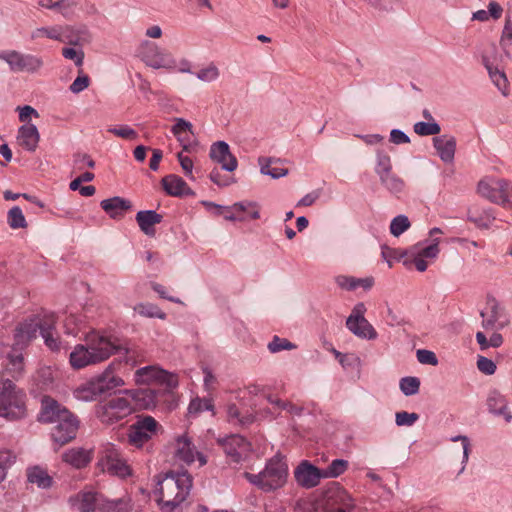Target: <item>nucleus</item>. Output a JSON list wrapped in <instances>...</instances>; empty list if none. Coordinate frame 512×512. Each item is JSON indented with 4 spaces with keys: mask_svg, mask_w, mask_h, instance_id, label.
<instances>
[{
    "mask_svg": "<svg viewBox=\"0 0 512 512\" xmlns=\"http://www.w3.org/2000/svg\"><path fill=\"white\" fill-rule=\"evenodd\" d=\"M192 476L184 472H168L159 476L155 494L162 510L172 512L185 501L192 487Z\"/></svg>",
    "mask_w": 512,
    "mask_h": 512,
    "instance_id": "1",
    "label": "nucleus"
},
{
    "mask_svg": "<svg viewBox=\"0 0 512 512\" xmlns=\"http://www.w3.org/2000/svg\"><path fill=\"white\" fill-rule=\"evenodd\" d=\"M244 478L260 490L271 492L284 486L288 477V465L284 458L277 454L269 459L265 468L258 474L244 472Z\"/></svg>",
    "mask_w": 512,
    "mask_h": 512,
    "instance_id": "2",
    "label": "nucleus"
},
{
    "mask_svg": "<svg viewBox=\"0 0 512 512\" xmlns=\"http://www.w3.org/2000/svg\"><path fill=\"white\" fill-rule=\"evenodd\" d=\"M26 393L12 380L0 381V416L7 420H19L26 416Z\"/></svg>",
    "mask_w": 512,
    "mask_h": 512,
    "instance_id": "3",
    "label": "nucleus"
},
{
    "mask_svg": "<svg viewBox=\"0 0 512 512\" xmlns=\"http://www.w3.org/2000/svg\"><path fill=\"white\" fill-rule=\"evenodd\" d=\"M138 56L148 67L153 69H178L181 73L191 72V64L189 61L181 60L179 65H177L175 58L170 52L150 41L141 43Z\"/></svg>",
    "mask_w": 512,
    "mask_h": 512,
    "instance_id": "4",
    "label": "nucleus"
},
{
    "mask_svg": "<svg viewBox=\"0 0 512 512\" xmlns=\"http://www.w3.org/2000/svg\"><path fill=\"white\" fill-rule=\"evenodd\" d=\"M122 385H124L122 378L115 375L109 366L103 373L81 385L75 393L78 399L92 401Z\"/></svg>",
    "mask_w": 512,
    "mask_h": 512,
    "instance_id": "5",
    "label": "nucleus"
},
{
    "mask_svg": "<svg viewBox=\"0 0 512 512\" xmlns=\"http://www.w3.org/2000/svg\"><path fill=\"white\" fill-rule=\"evenodd\" d=\"M477 192L489 201L505 208H512V182L500 178H484L477 185Z\"/></svg>",
    "mask_w": 512,
    "mask_h": 512,
    "instance_id": "6",
    "label": "nucleus"
},
{
    "mask_svg": "<svg viewBox=\"0 0 512 512\" xmlns=\"http://www.w3.org/2000/svg\"><path fill=\"white\" fill-rule=\"evenodd\" d=\"M162 430V426L154 417L139 415L127 429V442L135 448H142Z\"/></svg>",
    "mask_w": 512,
    "mask_h": 512,
    "instance_id": "7",
    "label": "nucleus"
},
{
    "mask_svg": "<svg viewBox=\"0 0 512 512\" xmlns=\"http://www.w3.org/2000/svg\"><path fill=\"white\" fill-rule=\"evenodd\" d=\"M135 411V407L127 397L117 396L97 406L96 416L107 425L123 420Z\"/></svg>",
    "mask_w": 512,
    "mask_h": 512,
    "instance_id": "8",
    "label": "nucleus"
},
{
    "mask_svg": "<svg viewBox=\"0 0 512 512\" xmlns=\"http://www.w3.org/2000/svg\"><path fill=\"white\" fill-rule=\"evenodd\" d=\"M440 234H442V231L438 227H434L432 230H430L429 235L431 237V243L426 246H422L421 243L415 245L409 252L410 258L405 259L404 264L408 265L411 263L414 264L415 268L419 272L426 271L428 263L425 258L434 259L439 253V238L436 236Z\"/></svg>",
    "mask_w": 512,
    "mask_h": 512,
    "instance_id": "9",
    "label": "nucleus"
},
{
    "mask_svg": "<svg viewBox=\"0 0 512 512\" xmlns=\"http://www.w3.org/2000/svg\"><path fill=\"white\" fill-rule=\"evenodd\" d=\"M482 327L487 331H499L509 324V318L504 307L491 296L487 297L486 305L481 310Z\"/></svg>",
    "mask_w": 512,
    "mask_h": 512,
    "instance_id": "10",
    "label": "nucleus"
},
{
    "mask_svg": "<svg viewBox=\"0 0 512 512\" xmlns=\"http://www.w3.org/2000/svg\"><path fill=\"white\" fill-rule=\"evenodd\" d=\"M135 382L137 384L157 383L165 385L169 390L178 386L177 376L158 366H146L137 369L135 372Z\"/></svg>",
    "mask_w": 512,
    "mask_h": 512,
    "instance_id": "11",
    "label": "nucleus"
},
{
    "mask_svg": "<svg viewBox=\"0 0 512 512\" xmlns=\"http://www.w3.org/2000/svg\"><path fill=\"white\" fill-rule=\"evenodd\" d=\"M98 465L103 472L120 478H125L131 474L130 467L113 446H109L105 449Z\"/></svg>",
    "mask_w": 512,
    "mask_h": 512,
    "instance_id": "12",
    "label": "nucleus"
},
{
    "mask_svg": "<svg viewBox=\"0 0 512 512\" xmlns=\"http://www.w3.org/2000/svg\"><path fill=\"white\" fill-rule=\"evenodd\" d=\"M55 423L56 425L52 429L51 437L54 443L58 445V448L75 439L79 429V420L73 413H70V416L62 417V419Z\"/></svg>",
    "mask_w": 512,
    "mask_h": 512,
    "instance_id": "13",
    "label": "nucleus"
},
{
    "mask_svg": "<svg viewBox=\"0 0 512 512\" xmlns=\"http://www.w3.org/2000/svg\"><path fill=\"white\" fill-rule=\"evenodd\" d=\"M87 345L95 363L107 360L120 349L110 338L99 334H92L87 338Z\"/></svg>",
    "mask_w": 512,
    "mask_h": 512,
    "instance_id": "14",
    "label": "nucleus"
},
{
    "mask_svg": "<svg viewBox=\"0 0 512 512\" xmlns=\"http://www.w3.org/2000/svg\"><path fill=\"white\" fill-rule=\"evenodd\" d=\"M0 58L5 60L14 71L34 73L43 65V61L40 57L24 55L16 51L8 52L0 56Z\"/></svg>",
    "mask_w": 512,
    "mask_h": 512,
    "instance_id": "15",
    "label": "nucleus"
},
{
    "mask_svg": "<svg viewBox=\"0 0 512 512\" xmlns=\"http://www.w3.org/2000/svg\"><path fill=\"white\" fill-rule=\"evenodd\" d=\"M69 411L65 406L59 403L51 396L45 395L41 399V409L38 415V421L41 423H55L62 419V417L70 416Z\"/></svg>",
    "mask_w": 512,
    "mask_h": 512,
    "instance_id": "16",
    "label": "nucleus"
},
{
    "mask_svg": "<svg viewBox=\"0 0 512 512\" xmlns=\"http://www.w3.org/2000/svg\"><path fill=\"white\" fill-rule=\"evenodd\" d=\"M135 410H148L156 406L158 391L151 388H140L136 390H124Z\"/></svg>",
    "mask_w": 512,
    "mask_h": 512,
    "instance_id": "17",
    "label": "nucleus"
},
{
    "mask_svg": "<svg viewBox=\"0 0 512 512\" xmlns=\"http://www.w3.org/2000/svg\"><path fill=\"white\" fill-rule=\"evenodd\" d=\"M297 483L305 488H312L319 484L322 476V469L310 464L308 461H303L294 472Z\"/></svg>",
    "mask_w": 512,
    "mask_h": 512,
    "instance_id": "18",
    "label": "nucleus"
},
{
    "mask_svg": "<svg viewBox=\"0 0 512 512\" xmlns=\"http://www.w3.org/2000/svg\"><path fill=\"white\" fill-rule=\"evenodd\" d=\"M224 219L236 222H250L259 219V209L256 205L248 203H236L232 206L231 210H223L221 212Z\"/></svg>",
    "mask_w": 512,
    "mask_h": 512,
    "instance_id": "19",
    "label": "nucleus"
},
{
    "mask_svg": "<svg viewBox=\"0 0 512 512\" xmlns=\"http://www.w3.org/2000/svg\"><path fill=\"white\" fill-rule=\"evenodd\" d=\"M175 456L178 460L183 461L188 465L193 463L195 457L197 456L200 466L206 464L205 457L195 450V447L190 439L185 436H181L177 439Z\"/></svg>",
    "mask_w": 512,
    "mask_h": 512,
    "instance_id": "20",
    "label": "nucleus"
},
{
    "mask_svg": "<svg viewBox=\"0 0 512 512\" xmlns=\"http://www.w3.org/2000/svg\"><path fill=\"white\" fill-rule=\"evenodd\" d=\"M43 317L31 318L20 323L15 330V340L18 345H24L42 333Z\"/></svg>",
    "mask_w": 512,
    "mask_h": 512,
    "instance_id": "21",
    "label": "nucleus"
},
{
    "mask_svg": "<svg viewBox=\"0 0 512 512\" xmlns=\"http://www.w3.org/2000/svg\"><path fill=\"white\" fill-rule=\"evenodd\" d=\"M210 157L221 164L222 168L232 172L237 168V160L231 154L229 145L226 142L219 141L212 145Z\"/></svg>",
    "mask_w": 512,
    "mask_h": 512,
    "instance_id": "22",
    "label": "nucleus"
},
{
    "mask_svg": "<svg viewBox=\"0 0 512 512\" xmlns=\"http://www.w3.org/2000/svg\"><path fill=\"white\" fill-rule=\"evenodd\" d=\"M100 206L111 219L120 221L124 214L132 208V203L122 197L115 196L102 200Z\"/></svg>",
    "mask_w": 512,
    "mask_h": 512,
    "instance_id": "23",
    "label": "nucleus"
},
{
    "mask_svg": "<svg viewBox=\"0 0 512 512\" xmlns=\"http://www.w3.org/2000/svg\"><path fill=\"white\" fill-rule=\"evenodd\" d=\"M56 322V315L54 313L43 315V326L41 336L44 339L45 345L51 351L60 350V338L55 331Z\"/></svg>",
    "mask_w": 512,
    "mask_h": 512,
    "instance_id": "24",
    "label": "nucleus"
},
{
    "mask_svg": "<svg viewBox=\"0 0 512 512\" xmlns=\"http://www.w3.org/2000/svg\"><path fill=\"white\" fill-rule=\"evenodd\" d=\"M40 134L34 124L27 123L18 130L17 143L23 149L34 152L39 144Z\"/></svg>",
    "mask_w": 512,
    "mask_h": 512,
    "instance_id": "25",
    "label": "nucleus"
},
{
    "mask_svg": "<svg viewBox=\"0 0 512 512\" xmlns=\"http://www.w3.org/2000/svg\"><path fill=\"white\" fill-rule=\"evenodd\" d=\"M433 145L438 156L445 163H452L456 151V139L450 135H441L433 138Z\"/></svg>",
    "mask_w": 512,
    "mask_h": 512,
    "instance_id": "26",
    "label": "nucleus"
},
{
    "mask_svg": "<svg viewBox=\"0 0 512 512\" xmlns=\"http://www.w3.org/2000/svg\"><path fill=\"white\" fill-rule=\"evenodd\" d=\"M502 63V56L500 59L495 57H484V65L494 82V84L501 90L503 95H507L508 81L503 71L499 70V65Z\"/></svg>",
    "mask_w": 512,
    "mask_h": 512,
    "instance_id": "27",
    "label": "nucleus"
},
{
    "mask_svg": "<svg viewBox=\"0 0 512 512\" xmlns=\"http://www.w3.org/2000/svg\"><path fill=\"white\" fill-rule=\"evenodd\" d=\"M93 459V450L85 448H71L62 455V460L69 465L81 469L86 467Z\"/></svg>",
    "mask_w": 512,
    "mask_h": 512,
    "instance_id": "28",
    "label": "nucleus"
},
{
    "mask_svg": "<svg viewBox=\"0 0 512 512\" xmlns=\"http://www.w3.org/2000/svg\"><path fill=\"white\" fill-rule=\"evenodd\" d=\"M346 326L354 335L360 338L375 339L377 337V332L367 319L355 320L354 317H348Z\"/></svg>",
    "mask_w": 512,
    "mask_h": 512,
    "instance_id": "29",
    "label": "nucleus"
},
{
    "mask_svg": "<svg viewBox=\"0 0 512 512\" xmlns=\"http://www.w3.org/2000/svg\"><path fill=\"white\" fill-rule=\"evenodd\" d=\"M246 442L242 436L232 435L223 443V448L227 456L234 463H239L242 459V453L245 450Z\"/></svg>",
    "mask_w": 512,
    "mask_h": 512,
    "instance_id": "30",
    "label": "nucleus"
},
{
    "mask_svg": "<svg viewBox=\"0 0 512 512\" xmlns=\"http://www.w3.org/2000/svg\"><path fill=\"white\" fill-rule=\"evenodd\" d=\"M165 191L172 196H183L192 194L187 183L179 176L168 175L162 179Z\"/></svg>",
    "mask_w": 512,
    "mask_h": 512,
    "instance_id": "31",
    "label": "nucleus"
},
{
    "mask_svg": "<svg viewBox=\"0 0 512 512\" xmlns=\"http://www.w3.org/2000/svg\"><path fill=\"white\" fill-rule=\"evenodd\" d=\"M70 364L76 369L96 364L93 357H91L90 349L87 344L75 346L74 350L70 353Z\"/></svg>",
    "mask_w": 512,
    "mask_h": 512,
    "instance_id": "32",
    "label": "nucleus"
},
{
    "mask_svg": "<svg viewBox=\"0 0 512 512\" xmlns=\"http://www.w3.org/2000/svg\"><path fill=\"white\" fill-rule=\"evenodd\" d=\"M76 499L80 502V512H95L96 509L100 510L102 494L83 491L76 496Z\"/></svg>",
    "mask_w": 512,
    "mask_h": 512,
    "instance_id": "33",
    "label": "nucleus"
},
{
    "mask_svg": "<svg viewBox=\"0 0 512 512\" xmlns=\"http://www.w3.org/2000/svg\"><path fill=\"white\" fill-rule=\"evenodd\" d=\"M487 406L491 413L503 415L507 422L512 420V416L507 413V403L505 397L497 391H492L487 399Z\"/></svg>",
    "mask_w": 512,
    "mask_h": 512,
    "instance_id": "34",
    "label": "nucleus"
},
{
    "mask_svg": "<svg viewBox=\"0 0 512 512\" xmlns=\"http://www.w3.org/2000/svg\"><path fill=\"white\" fill-rule=\"evenodd\" d=\"M131 499L129 497H121L116 500L106 499L102 495L100 510L104 512H129L131 510Z\"/></svg>",
    "mask_w": 512,
    "mask_h": 512,
    "instance_id": "35",
    "label": "nucleus"
},
{
    "mask_svg": "<svg viewBox=\"0 0 512 512\" xmlns=\"http://www.w3.org/2000/svg\"><path fill=\"white\" fill-rule=\"evenodd\" d=\"M68 26H53L37 28L31 33L32 39L49 38L52 40L64 42V33L68 30Z\"/></svg>",
    "mask_w": 512,
    "mask_h": 512,
    "instance_id": "36",
    "label": "nucleus"
},
{
    "mask_svg": "<svg viewBox=\"0 0 512 512\" xmlns=\"http://www.w3.org/2000/svg\"><path fill=\"white\" fill-rule=\"evenodd\" d=\"M27 477L30 483L36 484L42 489H46L52 484V478L40 467H33L29 469Z\"/></svg>",
    "mask_w": 512,
    "mask_h": 512,
    "instance_id": "37",
    "label": "nucleus"
},
{
    "mask_svg": "<svg viewBox=\"0 0 512 512\" xmlns=\"http://www.w3.org/2000/svg\"><path fill=\"white\" fill-rule=\"evenodd\" d=\"M349 463L344 459L333 460L326 468L322 469L324 478H337L348 469Z\"/></svg>",
    "mask_w": 512,
    "mask_h": 512,
    "instance_id": "38",
    "label": "nucleus"
},
{
    "mask_svg": "<svg viewBox=\"0 0 512 512\" xmlns=\"http://www.w3.org/2000/svg\"><path fill=\"white\" fill-rule=\"evenodd\" d=\"M500 45L503 49L505 57L510 58V48L512 46V20L510 16H506L505 24L500 37Z\"/></svg>",
    "mask_w": 512,
    "mask_h": 512,
    "instance_id": "39",
    "label": "nucleus"
},
{
    "mask_svg": "<svg viewBox=\"0 0 512 512\" xmlns=\"http://www.w3.org/2000/svg\"><path fill=\"white\" fill-rule=\"evenodd\" d=\"M134 311L139 315L150 318L165 319L166 314L156 305L150 303H140L134 307Z\"/></svg>",
    "mask_w": 512,
    "mask_h": 512,
    "instance_id": "40",
    "label": "nucleus"
},
{
    "mask_svg": "<svg viewBox=\"0 0 512 512\" xmlns=\"http://www.w3.org/2000/svg\"><path fill=\"white\" fill-rule=\"evenodd\" d=\"M8 366L7 370L14 378H18L23 374L24 371V358L21 353L8 354Z\"/></svg>",
    "mask_w": 512,
    "mask_h": 512,
    "instance_id": "41",
    "label": "nucleus"
},
{
    "mask_svg": "<svg viewBox=\"0 0 512 512\" xmlns=\"http://www.w3.org/2000/svg\"><path fill=\"white\" fill-rule=\"evenodd\" d=\"M468 220L474 223L487 224L488 222L494 221L495 217L490 211L474 206L468 212Z\"/></svg>",
    "mask_w": 512,
    "mask_h": 512,
    "instance_id": "42",
    "label": "nucleus"
},
{
    "mask_svg": "<svg viewBox=\"0 0 512 512\" xmlns=\"http://www.w3.org/2000/svg\"><path fill=\"white\" fill-rule=\"evenodd\" d=\"M259 163L261 165V173L269 175L272 178L283 177L288 174V169L281 167H272V160L267 158H260Z\"/></svg>",
    "mask_w": 512,
    "mask_h": 512,
    "instance_id": "43",
    "label": "nucleus"
},
{
    "mask_svg": "<svg viewBox=\"0 0 512 512\" xmlns=\"http://www.w3.org/2000/svg\"><path fill=\"white\" fill-rule=\"evenodd\" d=\"M420 380L417 377L407 376L400 380V390L406 396H412L419 392Z\"/></svg>",
    "mask_w": 512,
    "mask_h": 512,
    "instance_id": "44",
    "label": "nucleus"
},
{
    "mask_svg": "<svg viewBox=\"0 0 512 512\" xmlns=\"http://www.w3.org/2000/svg\"><path fill=\"white\" fill-rule=\"evenodd\" d=\"M213 408L214 406L210 399L195 398L191 400L188 412L190 415H198L202 411H212Z\"/></svg>",
    "mask_w": 512,
    "mask_h": 512,
    "instance_id": "45",
    "label": "nucleus"
},
{
    "mask_svg": "<svg viewBox=\"0 0 512 512\" xmlns=\"http://www.w3.org/2000/svg\"><path fill=\"white\" fill-rule=\"evenodd\" d=\"M441 128L436 122H417L414 124V132L420 136L437 135Z\"/></svg>",
    "mask_w": 512,
    "mask_h": 512,
    "instance_id": "46",
    "label": "nucleus"
},
{
    "mask_svg": "<svg viewBox=\"0 0 512 512\" xmlns=\"http://www.w3.org/2000/svg\"><path fill=\"white\" fill-rule=\"evenodd\" d=\"M138 224H159L163 216L153 210L139 211L136 215Z\"/></svg>",
    "mask_w": 512,
    "mask_h": 512,
    "instance_id": "47",
    "label": "nucleus"
},
{
    "mask_svg": "<svg viewBox=\"0 0 512 512\" xmlns=\"http://www.w3.org/2000/svg\"><path fill=\"white\" fill-rule=\"evenodd\" d=\"M382 257L385 259V261L389 264V266H392V260H400L408 255V251L406 250H400V249H394L390 248L387 245H382Z\"/></svg>",
    "mask_w": 512,
    "mask_h": 512,
    "instance_id": "48",
    "label": "nucleus"
},
{
    "mask_svg": "<svg viewBox=\"0 0 512 512\" xmlns=\"http://www.w3.org/2000/svg\"><path fill=\"white\" fill-rule=\"evenodd\" d=\"M295 348V344L285 338H280L279 336H274L272 341L268 344V349L271 353H277L282 350H292Z\"/></svg>",
    "mask_w": 512,
    "mask_h": 512,
    "instance_id": "49",
    "label": "nucleus"
},
{
    "mask_svg": "<svg viewBox=\"0 0 512 512\" xmlns=\"http://www.w3.org/2000/svg\"><path fill=\"white\" fill-rule=\"evenodd\" d=\"M62 55L65 59L74 61L75 65L81 67L84 61V51L73 47H64Z\"/></svg>",
    "mask_w": 512,
    "mask_h": 512,
    "instance_id": "50",
    "label": "nucleus"
},
{
    "mask_svg": "<svg viewBox=\"0 0 512 512\" xmlns=\"http://www.w3.org/2000/svg\"><path fill=\"white\" fill-rule=\"evenodd\" d=\"M81 320L75 315H69L64 322L65 333L72 336H77L81 330Z\"/></svg>",
    "mask_w": 512,
    "mask_h": 512,
    "instance_id": "51",
    "label": "nucleus"
},
{
    "mask_svg": "<svg viewBox=\"0 0 512 512\" xmlns=\"http://www.w3.org/2000/svg\"><path fill=\"white\" fill-rule=\"evenodd\" d=\"M419 419L417 413H408L406 411L397 412L395 422L397 426H412Z\"/></svg>",
    "mask_w": 512,
    "mask_h": 512,
    "instance_id": "52",
    "label": "nucleus"
},
{
    "mask_svg": "<svg viewBox=\"0 0 512 512\" xmlns=\"http://www.w3.org/2000/svg\"><path fill=\"white\" fill-rule=\"evenodd\" d=\"M175 121L176 123L172 127V133L178 138L180 142H184L185 139L182 138L181 135L187 131L192 132V125L190 122L182 118H177Z\"/></svg>",
    "mask_w": 512,
    "mask_h": 512,
    "instance_id": "53",
    "label": "nucleus"
},
{
    "mask_svg": "<svg viewBox=\"0 0 512 512\" xmlns=\"http://www.w3.org/2000/svg\"><path fill=\"white\" fill-rule=\"evenodd\" d=\"M391 161L388 155L383 153H378L377 155V173L382 176H389V172H391Z\"/></svg>",
    "mask_w": 512,
    "mask_h": 512,
    "instance_id": "54",
    "label": "nucleus"
},
{
    "mask_svg": "<svg viewBox=\"0 0 512 512\" xmlns=\"http://www.w3.org/2000/svg\"><path fill=\"white\" fill-rule=\"evenodd\" d=\"M15 457L8 450L0 451V482L6 476V469L14 462Z\"/></svg>",
    "mask_w": 512,
    "mask_h": 512,
    "instance_id": "55",
    "label": "nucleus"
},
{
    "mask_svg": "<svg viewBox=\"0 0 512 512\" xmlns=\"http://www.w3.org/2000/svg\"><path fill=\"white\" fill-rule=\"evenodd\" d=\"M477 368L485 375H493L496 371V364L487 357L478 356Z\"/></svg>",
    "mask_w": 512,
    "mask_h": 512,
    "instance_id": "56",
    "label": "nucleus"
},
{
    "mask_svg": "<svg viewBox=\"0 0 512 512\" xmlns=\"http://www.w3.org/2000/svg\"><path fill=\"white\" fill-rule=\"evenodd\" d=\"M218 76H219V70L213 64L209 65L206 68L201 69L197 74L198 79H200L201 81H205V82L214 81L218 78Z\"/></svg>",
    "mask_w": 512,
    "mask_h": 512,
    "instance_id": "57",
    "label": "nucleus"
},
{
    "mask_svg": "<svg viewBox=\"0 0 512 512\" xmlns=\"http://www.w3.org/2000/svg\"><path fill=\"white\" fill-rule=\"evenodd\" d=\"M108 132L114 134L115 136L129 139V140H135L137 138V132L130 128L129 126H120L115 128H109Z\"/></svg>",
    "mask_w": 512,
    "mask_h": 512,
    "instance_id": "58",
    "label": "nucleus"
},
{
    "mask_svg": "<svg viewBox=\"0 0 512 512\" xmlns=\"http://www.w3.org/2000/svg\"><path fill=\"white\" fill-rule=\"evenodd\" d=\"M417 360L421 364H428L432 366H436L438 364V359L434 352L426 349H419L416 352Z\"/></svg>",
    "mask_w": 512,
    "mask_h": 512,
    "instance_id": "59",
    "label": "nucleus"
},
{
    "mask_svg": "<svg viewBox=\"0 0 512 512\" xmlns=\"http://www.w3.org/2000/svg\"><path fill=\"white\" fill-rule=\"evenodd\" d=\"M41 6L47 9H57L63 15H66V11L72 6L69 0H48L47 3H41Z\"/></svg>",
    "mask_w": 512,
    "mask_h": 512,
    "instance_id": "60",
    "label": "nucleus"
},
{
    "mask_svg": "<svg viewBox=\"0 0 512 512\" xmlns=\"http://www.w3.org/2000/svg\"><path fill=\"white\" fill-rule=\"evenodd\" d=\"M337 501L340 504L339 509H343L344 512H351L355 508L354 500L346 491L338 493Z\"/></svg>",
    "mask_w": 512,
    "mask_h": 512,
    "instance_id": "61",
    "label": "nucleus"
},
{
    "mask_svg": "<svg viewBox=\"0 0 512 512\" xmlns=\"http://www.w3.org/2000/svg\"><path fill=\"white\" fill-rule=\"evenodd\" d=\"M89 83V77L87 75L81 74L70 85V91L72 93L78 94L85 90L89 86Z\"/></svg>",
    "mask_w": 512,
    "mask_h": 512,
    "instance_id": "62",
    "label": "nucleus"
},
{
    "mask_svg": "<svg viewBox=\"0 0 512 512\" xmlns=\"http://www.w3.org/2000/svg\"><path fill=\"white\" fill-rule=\"evenodd\" d=\"M382 182L393 191H399L403 187V181L389 172V176L385 175L380 177Z\"/></svg>",
    "mask_w": 512,
    "mask_h": 512,
    "instance_id": "63",
    "label": "nucleus"
},
{
    "mask_svg": "<svg viewBox=\"0 0 512 512\" xmlns=\"http://www.w3.org/2000/svg\"><path fill=\"white\" fill-rule=\"evenodd\" d=\"M227 413L230 420H238L243 425L250 424L253 421L251 416H247L241 419L239 409L235 404H230L228 406Z\"/></svg>",
    "mask_w": 512,
    "mask_h": 512,
    "instance_id": "64",
    "label": "nucleus"
}]
</instances>
